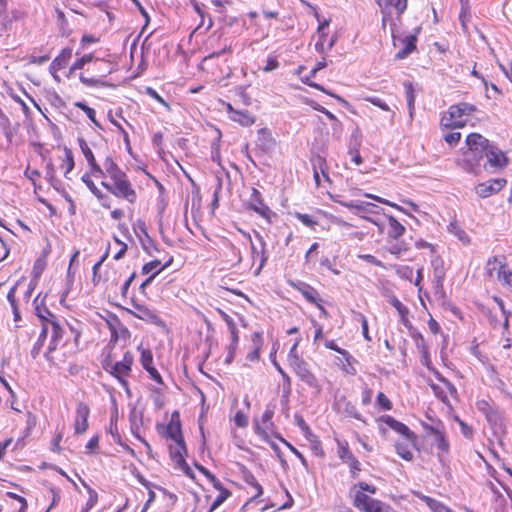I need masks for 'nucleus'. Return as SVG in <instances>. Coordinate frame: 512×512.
Segmentation results:
<instances>
[{"mask_svg":"<svg viewBox=\"0 0 512 512\" xmlns=\"http://www.w3.org/2000/svg\"><path fill=\"white\" fill-rule=\"evenodd\" d=\"M468 151L464 153L465 160L478 164L483 159V153L489 146V140L477 133H471L466 138Z\"/></svg>","mask_w":512,"mask_h":512,"instance_id":"obj_1","label":"nucleus"},{"mask_svg":"<svg viewBox=\"0 0 512 512\" xmlns=\"http://www.w3.org/2000/svg\"><path fill=\"white\" fill-rule=\"evenodd\" d=\"M353 505L362 512H395L392 507L358 491L354 496Z\"/></svg>","mask_w":512,"mask_h":512,"instance_id":"obj_2","label":"nucleus"},{"mask_svg":"<svg viewBox=\"0 0 512 512\" xmlns=\"http://www.w3.org/2000/svg\"><path fill=\"white\" fill-rule=\"evenodd\" d=\"M423 428L428 436L433 437L432 445H435L441 453L449 452V442L446 439L445 428L441 421L435 424L423 423Z\"/></svg>","mask_w":512,"mask_h":512,"instance_id":"obj_3","label":"nucleus"},{"mask_svg":"<svg viewBox=\"0 0 512 512\" xmlns=\"http://www.w3.org/2000/svg\"><path fill=\"white\" fill-rule=\"evenodd\" d=\"M379 420L389 426L395 432L405 437L412 447H416L417 435L407 425L396 420L390 415H382Z\"/></svg>","mask_w":512,"mask_h":512,"instance_id":"obj_4","label":"nucleus"},{"mask_svg":"<svg viewBox=\"0 0 512 512\" xmlns=\"http://www.w3.org/2000/svg\"><path fill=\"white\" fill-rule=\"evenodd\" d=\"M113 195L118 198L126 199L130 203H134L136 201L137 195L135 190L133 189L127 175L122 177H118L113 180Z\"/></svg>","mask_w":512,"mask_h":512,"instance_id":"obj_5","label":"nucleus"},{"mask_svg":"<svg viewBox=\"0 0 512 512\" xmlns=\"http://www.w3.org/2000/svg\"><path fill=\"white\" fill-rule=\"evenodd\" d=\"M295 361L296 362L290 364V366L296 373V375L300 378V380L312 388H318V380L316 379L314 374L309 370L308 364L303 359Z\"/></svg>","mask_w":512,"mask_h":512,"instance_id":"obj_6","label":"nucleus"},{"mask_svg":"<svg viewBox=\"0 0 512 512\" xmlns=\"http://www.w3.org/2000/svg\"><path fill=\"white\" fill-rule=\"evenodd\" d=\"M338 456L349 466L351 477L357 478L361 471V464L347 445L339 443Z\"/></svg>","mask_w":512,"mask_h":512,"instance_id":"obj_7","label":"nucleus"},{"mask_svg":"<svg viewBox=\"0 0 512 512\" xmlns=\"http://www.w3.org/2000/svg\"><path fill=\"white\" fill-rule=\"evenodd\" d=\"M132 306L135 309V311H130L133 316H135L138 319L150 322L152 324L161 325L163 324L162 320L158 316V314L148 308L147 306L140 304L133 299L131 300Z\"/></svg>","mask_w":512,"mask_h":512,"instance_id":"obj_8","label":"nucleus"},{"mask_svg":"<svg viewBox=\"0 0 512 512\" xmlns=\"http://www.w3.org/2000/svg\"><path fill=\"white\" fill-rule=\"evenodd\" d=\"M90 414L89 406L84 402H79L76 407V417L74 430L76 434H84L88 429V417Z\"/></svg>","mask_w":512,"mask_h":512,"instance_id":"obj_9","label":"nucleus"},{"mask_svg":"<svg viewBox=\"0 0 512 512\" xmlns=\"http://www.w3.org/2000/svg\"><path fill=\"white\" fill-rule=\"evenodd\" d=\"M487 159V162L491 167L502 168L504 167L508 159L505 154L497 147L489 144L485 152L483 153V158Z\"/></svg>","mask_w":512,"mask_h":512,"instance_id":"obj_10","label":"nucleus"},{"mask_svg":"<svg viewBox=\"0 0 512 512\" xmlns=\"http://www.w3.org/2000/svg\"><path fill=\"white\" fill-rule=\"evenodd\" d=\"M249 207L263 218L269 220L272 211L263 202L261 193L255 188L252 189V193L249 199Z\"/></svg>","mask_w":512,"mask_h":512,"instance_id":"obj_11","label":"nucleus"},{"mask_svg":"<svg viewBox=\"0 0 512 512\" xmlns=\"http://www.w3.org/2000/svg\"><path fill=\"white\" fill-rule=\"evenodd\" d=\"M505 184L506 180L502 178L480 183L476 187V193L482 198H487L492 194L499 192Z\"/></svg>","mask_w":512,"mask_h":512,"instance_id":"obj_12","label":"nucleus"},{"mask_svg":"<svg viewBox=\"0 0 512 512\" xmlns=\"http://www.w3.org/2000/svg\"><path fill=\"white\" fill-rule=\"evenodd\" d=\"M72 57V49L69 47H66L62 49L59 56H57L50 64L49 71L52 74L53 78L56 81H60L59 76L57 75V72L68 64L69 60Z\"/></svg>","mask_w":512,"mask_h":512,"instance_id":"obj_13","label":"nucleus"},{"mask_svg":"<svg viewBox=\"0 0 512 512\" xmlns=\"http://www.w3.org/2000/svg\"><path fill=\"white\" fill-rule=\"evenodd\" d=\"M256 145L265 153H268L275 148L276 141L269 129L261 128L257 131Z\"/></svg>","mask_w":512,"mask_h":512,"instance_id":"obj_14","label":"nucleus"},{"mask_svg":"<svg viewBox=\"0 0 512 512\" xmlns=\"http://www.w3.org/2000/svg\"><path fill=\"white\" fill-rule=\"evenodd\" d=\"M165 436L175 442L176 446L173 448L174 451H186V445L181 433V425L179 422L176 424L170 423L166 427Z\"/></svg>","mask_w":512,"mask_h":512,"instance_id":"obj_15","label":"nucleus"},{"mask_svg":"<svg viewBox=\"0 0 512 512\" xmlns=\"http://www.w3.org/2000/svg\"><path fill=\"white\" fill-rule=\"evenodd\" d=\"M230 119L244 127H249L255 123V118L247 110H236L231 104H227Z\"/></svg>","mask_w":512,"mask_h":512,"instance_id":"obj_16","label":"nucleus"},{"mask_svg":"<svg viewBox=\"0 0 512 512\" xmlns=\"http://www.w3.org/2000/svg\"><path fill=\"white\" fill-rule=\"evenodd\" d=\"M131 372V368L127 367L126 365L122 364L120 361H117L113 364V367H111V375L114 376L121 386L126 390L127 393H129V384L127 380L125 379L126 376H128Z\"/></svg>","mask_w":512,"mask_h":512,"instance_id":"obj_17","label":"nucleus"},{"mask_svg":"<svg viewBox=\"0 0 512 512\" xmlns=\"http://www.w3.org/2000/svg\"><path fill=\"white\" fill-rule=\"evenodd\" d=\"M504 268H506V257L504 255L490 257L485 266L486 275L489 278H497L498 271Z\"/></svg>","mask_w":512,"mask_h":512,"instance_id":"obj_18","label":"nucleus"},{"mask_svg":"<svg viewBox=\"0 0 512 512\" xmlns=\"http://www.w3.org/2000/svg\"><path fill=\"white\" fill-rule=\"evenodd\" d=\"M312 166H313V176L316 182L317 186H320V173L324 177L325 180L329 181V175L327 172V163L326 159L320 155H317L312 160Z\"/></svg>","mask_w":512,"mask_h":512,"instance_id":"obj_19","label":"nucleus"},{"mask_svg":"<svg viewBox=\"0 0 512 512\" xmlns=\"http://www.w3.org/2000/svg\"><path fill=\"white\" fill-rule=\"evenodd\" d=\"M388 230L387 237L389 240H398L402 237L406 231L404 225H402L394 216L387 215Z\"/></svg>","mask_w":512,"mask_h":512,"instance_id":"obj_20","label":"nucleus"},{"mask_svg":"<svg viewBox=\"0 0 512 512\" xmlns=\"http://www.w3.org/2000/svg\"><path fill=\"white\" fill-rule=\"evenodd\" d=\"M292 286L299 291L309 303L318 304L319 293L314 287L305 282L292 283Z\"/></svg>","mask_w":512,"mask_h":512,"instance_id":"obj_21","label":"nucleus"},{"mask_svg":"<svg viewBox=\"0 0 512 512\" xmlns=\"http://www.w3.org/2000/svg\"><path fill=\"white\" fill-rule=\"evenodd\" d=\"M432 265L434 267V287L436 293H441L444 295L443 290V280L445 277V270L443 268L442 262L440 259L432 260Z\"/></svg>","mask_w":512,"mask_h":512,"instance_id":"obj_22","label":"nucleus"},{"mask_svg":"<svg viewBox=\"0 0 512 512\" xmlns=\"http://www.w3.org/2000/svg\"><path fill=\"white\" fill-rule=\"evenodd\" d=\"M414 495L420 500H422L433 512H453L444 503L432 497L426 496L421 492H414Z\"/></svg>","mask_w":512,"mask_h":512,"instance_id":"obj_23","label":"nucleus"},{"mask_svg":"<svg viewBox=\"0 0 512 512\" xmlns=\"http://www.w3.org/2000/svg\"><path fill=\"white\" fill-rule=\"evenodd\" d=\"M477 110L476 106L470 103L462 102L456 105L450 106L448 114L451 117H455L457 120L464 115H471Z\"/></svg>","mask_w":512,"mask_h":512,"instance_id":"obj_24","label":"nucleus"},{"mask_svg":"<svg viewBox=\"0 0 512 512\" xmlns=\"http://www.w3.org/2000/svg\"><path fill=\"white\" fill-rule=\"evenodd\" d=\"M186 451H174L173 447L170 446V456L172 460L179 466V468L189 477H193V471L186 463L184 456L186 455Z\"/></svg>","mask_w":512,"mask_h":512,"instance_id":"obj_25","label":"nucleus"},{"mask_svg":"<svg viewBox=\"0 0 512 512\" xmlns=\"http://www.w3.org/2000/svg\"><path fill=\"white\" fill-rule=\"evenodd\" d=\"M256 237L260 243L261 250L258 251L257 248L255 247V245L253 243H251V251H252V257L254 259L256 257L260 258V266L256 271V274H258L260 272V270L263 268V266L265 265V263L267 262L268 255L265 250V242H264L263 237L259 233L256 234Z\"/></svg>","mask_w":512,"mask_h":512,"instance_id":"obj_26","label":"nucleus"},{"mask_svg":"<svg viewBox=\"0 0 512 512\" xmlns=\"http://www.w3.org/2000/svg\"><path fill=\"white\" fill-rule=\"evenodd\" d=\"M103 166L105 170V175L109 176L112 181L117 179L118 177L120 178L126 175V173L119 168V166L114 162V160L110 156L106 157Z\"/></svg>","mask_w":512,"mask_h":512,"instance_id":"obj_27","label":"nucleus"},{"mask_svg":"<svg viewBox=\"0 0 512 512\" xmlns=\"http://www.w3.org/2000/svg\"><path fill=\"white\" fill-rule=\"evenodd\" d=\"M416 42V35L406 36L403 40L404 47L396 53V59L401 60L409 56L416 49Z\"/></svg>","mask_w":512,"mask_h":512,"instance_id":"obj_28","label":"nucleus"},{"mask_svg":"<svg viewBox=\"0 0 512 512\" xmlns=\"http://www.w3.org/2000/svg\"><path fill=\"white\" fill-rule=\"evenodd\" d=\"M38 298L34 300L35 314L41 320V322L48 321L49 323L56 319V316L50 312V310L44 305L43 301L39 304Z\"/></svg>","mask_w":512,"mask_h":512,"instance_id":"obj_29","label":"nucleus"},{"mask_svg":"<svg viewBox=\"0 0 512 512\" xmlns=\"http://www.w3.org/2000/svg\"><path fill=\"white\" fill-rule=\"evenodd\" d=\"M317 72H318V71H317V70H315V68H313V69L310 71V75H309V77H308V78H306V79H303L302 81H303L305 84L309 85L310 87H313V88H315V89H317V90H320V91H322V92H324V93H326V94H328V95H330V96L334 97V98H335V99H337L339 102H341L343 105L348 106V105H349V103H348L345 99H343L341 96L336 95V94H334V93H332V92H330V91L326 90L322 85H320V84H318V83L310 82V81H309V78H310V77H314V76L316 75V73H317Z\"/></svg>","mask_w":512,"mask_h":512,"instance_id":"obj_30","label":"nucleus"},{"mask_svg":"<svg viewBox=\"0 0 512 512\" xmlns=\"http://www.w3.org/2000/svg\"><path fill=\"white\" fill-rule=\"evenodd\" d=\"M389 303L397 310L401 321L404 325H407L408 321V315H409V309L403 305L400 300L396 296H391L389 298Z\"/></svg>","mask_w":512,"mask_h":512,"instance_id":"obj_31","label":"nucleus"},{"mask_svg":"<svg viewBox=\"0 0 512 512\" xmlns=\"http://www.w3.org/2000/svg\"><path fill=\"white\" fill-rule=\"evenodd\" d=\"M252 342L254 344V349L253 351H251L250 353L247 354V360L251 361V362H254V361H257L259 360L260 358V350H261V347H262V337H261V334L260 333H254L253 334V338H252Z\"/></svg>","mask_w":512,"mask_h":512,"instance_id":"obj_32","label":"nucleus"},{"mask_svg":"<svg viewBox=\"0 0 512 512\" xmlns=\"http://www.w3.org/2000/svg\"><path fill=\"white\" fill-rule=\"evenodd\" d=\"M82 181L86 184V186L88 187V189L93 193V195H95L97 197V199L99 201H102V200H107L108 199V196L103 194L97 187L96 185L94 184V182L92 181L91 179V176L86 173L82 176Z\"/></svg>","mask_w":512,"mask_h":512,"instance_id":"obj_33","label":"nucleus"},{"mask_svg":"<svg viewBox=\"0 0 512 512\" xmlns=\"http://www.w3.org/2000/svg\"><path fill=\"white\" fill-rule=\"evenodd\" d=\"M448 231L455 235L462 243L468 244L470 242V238L467 233L457 223H450Z\"/></svg>","mask_w":512,"mask_h":512,"instance_id":"obj_34","label":"nucleus"},{"mask_svg":"<svg viewBox=\"0 0 512 512\" xmlns=\"http://www.w3.org/2000/svg\"><path fill=\"white\" fill-rule=\"evenodd\" d=\"M409 442H396L395 449L396 453L404 460L411 461L413 460V453L409 449Z\"/></svg>","mask_w":512,"mask_h":512,"instance_id":"obj_35","label":"nucleus"},{"mask_svg":"<svg viewBox=\"0 0 512 512\" xmlns=\"http://www.w3.org/2000/svg\"><path fill=\"white\" fill-rule=\"evenodd\" d=\"M143 413L136 408L131 409L129 414V422L131 429H140L142 426Z\"/></svg>","mask_w":512,"mask_h":512,"instance_id":"obj_36","label":"nucleus"},{"mask_svg":"<svg viewBox=\"0 0 512 512\" xmlns=\"http://www.w3.org/2000/svg\"><path fill=\"white\" fill-rule=\"evenodd\" d=\"M404 86H405V95H406L409 114L412 117L414 109H415L414 89H413V86L411 83H405Z\"/></svg>","mask_w":512,"mask_h":512,"instance_id":"obj_37","label":"nucleus"},{"mask_svg":"<svg viewBox=\"0 0 512 512\" xmlns=\"http://www.w3.org/2000/svg\"><path fill=\"white\" fill-rule=\"evenodd\" d=\"M441 125L445 128H458L463 127L465 123L461 120H457L455 117H451L450 114L448 116H443L441 119Z\"/></svg>","mask_w":512,"mask_h":512,"instance_id":"obj_38","label":"nucleus"},{"mask_svg":"<svg viewBox=\"0 0 512 512\" xmlns=\"http://www.w3.org/2000/svg\"><path fill=\"white\" fill-rule=\"evenodd\" d=\"M395 241L388 249L391 254L399 256L408 250V245L405 241H399V239Z\"/></svg>","mask_w":512,"mask_h":512,"instance_id":"obj_39","label":"nucleus"},{"mask_svg":"<svg viewBox=\"0 0 512 512\" xmlns=\"http://www.w3.org/2000/svg\"><path fill=\"white\" fill-rule=\"evenodd\" d=\"M79 147L86 158L87 162L90 163L95 160L92 150L89 148L84 138H78Z\"/></svg>","mask_w":512,"mask_h":512,"instance_id":"obj_40","label":"nucleus"},{"mask_svg":"<svg viewBox=\"0 0 512 512\" xmlns=\"http://www.w3.org/2000/svg\"><path fill=\"white\" fill-rule=\"evenodd\" d=\"M93 60V55L92 54H86L84 56H82L81 58L77 59L73 65L70 67V73L76 71V70H79V69H83L84 66L87 64V63H90L91 61Z\"/></svg>","mask_w":512,"mask_h":512,"instance_id":"obj_41","label":"nucleus"},{"mask_svg":"<svg viewBox=\"0 0 512 512\" xmlns=\"http://www.w3.org/2000/svg\"><path fill=\"white\" fill-rule=\"evenodd\" d=\"M46 339H47V336H45L44 333L39 334L38 339L35 342V344L33 345L31 352H30L31 357L33 359H36L38 357V355L40 354V351H41Z\"/></svg>","mask_w":512,"mask_h":512,"instance_id":"obj_42","label":"nucleus"},{"mask_svg":"<svg viewBox=\"0 0 512 512\" xmlns=\"http://www.w3.org/2000/svg\"><path fill=\"white\" fill-rule=\"evenodd\" d=\"M50 325L52 327L51 339L59 343L63 338L64 329L60 326L57 319L50 322Z\"/></svg>","mask_w":512,"mask_h":512,"instance_id":"obj_43","label":"nucleus"},{"mask_svg":"<svg viewBox=\"0 0 512 512\" xmlns=\"http://www.w3.org/2000/svg\"><path fill=\"white\" fill-rule=\"evenodd\" d=\"M275 368L280 374V377L283 379V387L286 390L287 393H290L291 391V379L289 375L282 369V367L276 362H273Z\"/></svg>","mask_w":512,"mask_h":512,"instance_id":"obj_44","label":"nucleus"},{"mask_svg":"<svg viewBox=\"0 0 512 512\" xmlns=\"http://www.w3.org/2000/svg\"><path fill=\"white\" fill-rule=\"evenodd\" d=\"M65 165H66V171L64 173L65 178H69L68 174L74 169L75 163L72 151L69 148H65Z\"/></svg>","mask_w":512,"mask_h":512,"instance_id":"obj_45","label":"nucleus"},{"mask_svg":"<svg viewBox=\"0 0 512 512\" xmlns=\"http://www.w3.org/2000/svg\"><path fill=\"white\" fill-rule=\"evenodd\" d=\"M83 486L87 489L88 491V494H89V498H88V501L86 503L87 505V509H91L92 507H94L98 501V494L97 492L92 489L90 486H88L85 481L81 480Z\"/></svg>","mask_w":512,"mask_h":512,"instance_id":"obj_46","label":"nucleus"},{"mask_svg":"<svg viewBox=\"0 0 512 512\" xmlns=\"http://www.w3.org/2000/svg\"><path fill=\"white\" fill-rule=\"evenodd\" d=\"M219 492L220 493L216 497V499L213 501V503L209 509V512H212L215 509H217L231 495V492L227 489L219 491Z\"/></svg>","mask_w":512,"mask_h":512,"instance_id":"obj_47","label":"nucleus"},{"mask_svg":"<svg viewBox=\"0 0 512 512\" xmlns=\"http://www.w3.org/2000/svg\"><path fill=\"white\" fill-rule=\"evenodd\" d=\"M140 362L144 369H148L149 366L153 365V355H152L151 350H149V349L141 350Z\"/></svg>","mask_w":512,"mask_h":512,"instance_id":"obj_48","label":"nucleus"},{"mask_svg":"<svg viewBox=\"0 0 512 512\" xmlns=\"http://www.w3.org/2000/svg\"><path fill=\"white\" fill-rule=\"evenodd\" d=\"M346 363L343 364V370L350 374V375H355L357 373V370L356 368L354 367V363H356V360L355 358L349 353V356H343Z\"/></svg>","mask_w":512,"mask_h":512,"instance_id":"obj_49","label":"nucleus"},{"mask_svg":"<svg viewBox=\"0 0 512 512\" xmlns=\"http://www.w3.org/2000/svg\"><path fill=\"white\" fill-rule=\"evenodd\" d=\"M276 437H277L281 442H283V443H284V444H285V445L290 449V451H291L294 455H296V456L300 459L301 463H302L305 467H307V465H308V464H307V460L305 459V457L303 456V454H302L301 452H299V451H298V450H297V449H296L292 444H290L288 441H286L282 436L277 435Z\"/></svg>","mask_w":512,"mask_h":512,"instance_id":"obj_50","label":"nucleus"},{"mask_svg":"<svg viewBox=\"0 0 512 512\" xmlns=\"http://www.w3.org/2000/svg\"><path fill=\"white\" fill-rule=\"evenodd\" d=\"M497 279L503 284L512 287V271H506L505 268L499 270L497 273Z\"/></svg>","mask_w":512,"mask_h":512,"instance_id":"obj_51","label":"nucleus"},{"mask_svg":"<svg viewBox=\"0 0 512 512\" xmlns=\"http://www.w3.org/2000/svg\"><path fill=\"white\" fill-rule=\"evenodd\" d=\"M487 421L492 426H498L501 423V415L499 411L495 408H493L489 414L485 415Z\"/></svg>","mask_w":512,"mask_h":512,"instance_id":"obj_52","label":"nucleus"},{"mask_svg":"<svg viewBox=\"0 0 512 512\" xmlns=\"http://www.w3.org/2000/svg\"><path fill=\"white\" fill-rule=\"evenodd\" d=\"M81 83H83L85 86H88V87H95V86H105V83L103 81H101L100 79H97V78H88L86 76H84L83 74H80V77H79Z\"/></svg>","mask_w":512,"mask_h":512,"instance_id":"obj_53","label":"nucleus"},{"mask_svg":"<svg viewBox=\"0 0 512 512\" xmlns=\"http://www.w3.org/2000/svg\"><path fill=\"white\" fill-rule=\"evenodd\" d=\"M376 400L378 405L381 406L384 410L388 411L392 409V402L383 392L378 393Z\"/></svg>","mask_w":512,"mask_h":512,"instance_id":"obj_54","label":"nucleus"},{"mask_svg":"<svg viewBox=\"0 0 512 512\" xmlns=\"http://www.w3.org/2000/svg\"><path fill=\"white\" fill-rule=\"evenodd\" d=\"M74 106L80 108L83 112H85V114L91 121H94V116L96 115V112L93 108L89 107L84 102H75Z\"/></svg>","mask_w":512,"mask_h":512,"instance_id":"obj_55","label":"nucleus"},{"mask_svg":"<svg viewBox=\"0 0 512 512\" xmlns=\"http://www.w3.org/2000/svg\"><path fill=\"white\" fill-rule=\"evenodd\" d=\"M242 478L244 480V482L250 486H254V485H257V480L255 478V476L253 475V473L251 471H249L247 468H243L242 470Z\"/></svg>","mask_w":512,"mask_h":512,"instance_id":"obj_56","label":"nucleus"},{"mask_svg":"<svg viewBox=\"0 0 512 512\" xmlns=\"http://www.w3.org/2000/svg\"><path fill=\"white\" fill-rule=\"evenodd\" d=\"M161 262L159 260H153L143 265L142 274H149L154 270H158L160 268Z\"/></svg>","mask_w":512,"mask_h":512,"instance_id":"obj_57","label":"nucleus"},{"mask_svg":"<svg viewBox=\"0 0 512 512\" xmlns=\"http://www.w3.org/2000/svg\"><path fill=\"white\" fill-rule=\"evenodd\" d=\"M388 3L393 6L399 15L404 13L407 9V0H387Z\"/></svg>","mask_w":512,"mask_h":512,"instance_id":"obj_58","label":"nucleus"},{"mask_svg":"<svg viewBox=\"0 0 512 512\" xmlns=\"http://www.w3.org/2000/svg\"><path fill=\"white\" fill-rule=\"evenodd\" d=\"M295 421H296V424L298 425V427L305 433L306 436L312 435L309 426L307 425V423L305 422V420L303 419V417L301 415L296 414Z\"/></svg>","mask_w":512,"mask_h":512,"instance_id":"obj_59","label":"nucleus"},{"mask_svg":"<svg viewBox=\"0 0 512 512\" xmlns=\"http://www.w3.org/2000/svg\"><path fill=\"white\" fill-rule=\"evenodd\" d=\"M234 421L235 424L241 428H245L248 425V417L242 411L236 413Z\"/></svg>","mask_w":512,"mask_h":512,"instance_id":"obj_60","label":"nucleus"},{"mask_svg":"<svg viewBox=\"0 0 512 512\" xmlns=\"http://www.w3.org/2000/svg\"><path fill=\"white\" fill-rule=\"evenodd\" d=\"M45 269V262L41 259H37L34 263L32 274L35 279L39 278Z\"/></svg>","mask_w":512,"mask_h":512,"instance_id":"obj_61","label":"nucleus"},{"mask_svg":"<svg viewBox=\"0 0 512 512\" xmlns=\"http://www.w3.org/2000/svg\"><path fill=\"white\" fill-rule=\"evenodd\" d=\"M345 412L348 416L352 418L362 420L361 414L357 411L356 407L350 402L346 403Z\"/></svg>","mask_w":512,"mask_h":512,"instance_id":"obj_62","label":"nucleus"},{"mask_svg":"<svg viewBox=\"0 0 512 512\" xmlns=\"http://www.w3.org/2000/svg\"><path fill=\"white\" fill-rule=\"evenodd\" d=\"M358 258L378 267H384L383 263L371 254H360Z\"/></svg>","mask_w":512,"mask_h":512,"instance_id":"obj_63","label":"nucleus"},{"mask_svg":"<svg viewBox=\"0 0 512 512\" xmlns=\"http://www.w3.org/2000/svg\"><path fill=\"white\" fill-rule=\"evenodd\" d=\"M476 406H477V409H478L481 413H483L484 415L489 414V412L494 408V407H493V406H491V405L489 404V402H488V401H486V400H479V401H477Z\"/></svg>","mask_w":512,"mask_h":512,"instance_id":"obj_64","label":"nucleus"}]
</instances>
